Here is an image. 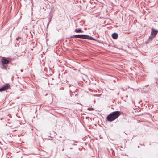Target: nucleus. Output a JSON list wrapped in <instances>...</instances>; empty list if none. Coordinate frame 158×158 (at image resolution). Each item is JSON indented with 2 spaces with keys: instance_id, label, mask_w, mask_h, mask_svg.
I'll list each match as a JSON object with an SVG mask.
<instances>
[{
  "instance_id": "obj_6",
  "label": "nucleus",
  "mask_w": 158,
  "mask_h": 158,
  "mask_svg": "<svg viewBox=\"0 0 158 158\" xmlns=\"http://www.w3.org/2000/svg\"><path fill=\"white\" fill-rule=\"evenodd\" d=\"M112 37L114 39H116L118 37V35L117 33H114L112 34Z\"/></svg>"
},
{
  "instance_id": "obj_8",
  "label": "nucleus",
  "mask_w": 158,
  "mask_h": 158,
  "mask_svg": "<svg viewBox=\"0 0 158 158\" xmlns=\"http://www.w3.org/2000/svg\"><path fill=\"white\" fill-rule=\"evenodd\" d=\"M21 39V38L20 37H18V38H17L16 39V40H17V41H18L19 40V39Z\"/></svg>"
},
{
  "instance_id": "obj_4",
  "label": "nucleus",
  "mask_w": 158,
  "mask_h": 158,
  "mask_svg": "<svg viewBox=\"0 0 158 158\" xmlns=\"http://www.w3.org/2000/svg\"><path fill=\"white\" fill-rule=\"evenodd\" d=\"M9 58H3L1 59V61L2 63V64L3 65H4L5 64H8L9 63V60H8V59H9Z\"/></svg>"
},
{
  "instance_id": "obj_3",
  "label": "nucleus",
  "mask_w": 158,
  "mask_h": 158,
  "mask_svg": "<svg viewBox=\"0 0 158 158\" xmlns=\"http://www.w3.org/2000/svg\"><path fill=\"white\" fill-rule=\"evenodd\" d=\"M10 88V86L8 84H6L3 87L0 88V92H2L7 90Z\"/></svg>"
},
{
  "instance_id": "obj_1",
  "label": "nucleus",
  "mask_w": 158,
  "mask_h": 158,
  "mask_svg": "<svg viewBox=\"0 0 158 158\" xmlns=\"http://www.w3.org/2000/svg\"><path fill=\"white\" fill-rule=\"evenodd\" d=\"M120 115L121 112L119 111H114L108 115L106 119L108 121L112 122L118 118Z\"/></svg>"
},
{
  "instance_id": "obj_9",
  "label": "nucleus",
  "mask_w": 158,
  "mask_h": 158,
  "mask_svg": "<svg viewBox=\"0 0 158 158\" xmlns=\"http://www.w3.org/2000/svg\"><path fill=\"white\" fill-rule=\"evenodd\" d=\"M75 30H77V29H76ZM78 30H81V29H78Z\"/></svg>"
},
{
  "instance_id": "obj_7",
  "label": "nucleus",
  "mask_w": 158,
  "mask_h": 158,
  "mask_svg": "<svg viewBox=\"0 0 158 158\" xmlns=\"http://www.w3.org/2000/svg\"><path fill=\"white\" fill-rule=\"evenodd\" d=\"M75 32L77 33H80L82 32V30H75Z\"/></svg>"
},
{
  "instance_id": "obj_10",
  "label": "nucleus",
  "mask_w": 158,
  "mask_h": 158,
  "mask_svg": "<svg viewBox=\"0 0 158 158\" xmlns=\"http://www.w3.org/2000/svg\"><path fill=\"white\" fill-rule=\"evenodd\" d=\"M151 30H154L153 28H152Z\"/></svg>"
},
{
  "instance_id": "obj_2",
  "label": "nucleus",
  "mask_w": 158,
  "mask_h": 158,
  "mask_svg": "<svg viewBox=\"0 0 158 158\" xmlns=\"http://www.w3.org/2000/svg\"><path fill=\"white\" fill-rule=\"evenodd\" d=\"M72 38H81L88 40H94L93 38L89 35H73Z\"/></svg>"
},
{
  "instance_id": "obj_5",
  "label": "nucleus",
  "mask_w": 158,
  "mask_h": 158,
  "mask_svg": "<svg viewBox=\"0 0 158 158\" xmlns=\"http://www.w3.org/2000/svg\"><path fill=\"white\" fill-rule=\"evenodd\" d=\"M158 32V30H152L151 32V36L150 37V38L152 39L156 35L157 33Z\"/></svg>"
}]
</instances>
